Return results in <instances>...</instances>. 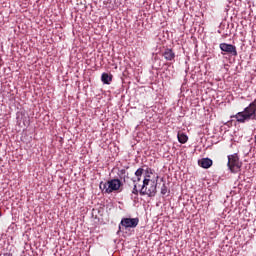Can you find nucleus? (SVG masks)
Wrapping results in <instances>:
<instances>
[{"label": "nucleus", "instance_id": "obj_1", "mask_svg": "<svg viewBox=\"0 0 256 256\" xmlns=\"http://www.w3.org/2000/svg\"><path fill=\"white\" fill-rule=\"evenodd\" d=\"M231 118H235L236 122L245 124L249 121H256V98L249 104L248 107L244 108V111L232 115Z\"/></svg>", "mask_w": 256, "mask_h": 256}, {"label": "nucleus", "instance_id": "obj_2", "mask_svg": "<svg viewBox=\"0 0 256 256\" xmlns=\"http://www.w3.org/2000/svg\"><path fill=\"white\" fill-rule=\"evenodd\" d=\"M157 193V183L150 178H144L141 191L139 194L148 195V197H155Z\"/></svg>", "mask_w": 256, "mask_h": 256}, {"label": "nucleus", "instance_id": "obj_3", "mask_svg": "<svg viewBox=\"0 0 256 256\" xmlns=\"http://www.w3.org/2000/svg\"><path fill=\"white\" fill-rule=\"evenodd\" d=\"M122 182L120 179L108 180L107 183H100V189L104 191L105 194H111L114 191L120 190Z\"/></svg>", "mask_w": 256, "mask_h": 256}, {"label": "nucleus", "instance_id": "obj_4", "mask_svg": "<svg viewBox=\"0 0 256 256\" xmlns=\"http://www.w3.org/2000/svg\"><path fill=\"white\" fill-rule=\"evenodd\" d=\"M228 168L232 174L241 172L242 162L239 159L238 154H231L228 156Z\"/></svg>", "mask_w": 256, "mask_h": 256}, {"label": "nucleus", "instance_id": "obj_5", "mask_svg": "<svg viewBox=\"0 0 256 256\" xmlns=\"http://www.w3.org/2000/svg\"><path fill=\"white\" fill-rule=\"evenodd\" d=\"M139 218H123L120 221V225H122L124 228H136L139 225Z\"/></svg>", "mask_w": 256, "mask_h": 256}, {"label": "nucleus", "instance_id": "obj_6", "mask_svg": "<svg viewBox=\"0 0 256 256\" xmlns=\"http://www.w3.org/2000/svg\"><path fill=\"white\" fill-rule=\"evenodd\" d=\"M219 48L222 52H225L231 56H238L237 47L233 46L232 44L221 43Z\"/></svg>", "mask_w": 256, "mask_h": 256}, {"label": "nucleus", "instance_id": "obj_7", "mask_svg": "<svg viewBox=\"0 0 256 256\" xmlns=\"http://www.w3.org/2000/svg\"><path fill=\"white\" fill-rule=\"evenodd\" d=\"M163 58H165L166 61H174L175 60V53L173 49H165V51L162 52Z\"/></svg>", "mask_w": 256, "mask_h": 256}, {"label": "nucleus", "instance_id": "obj_8", "mask_svg": "<svg viewBox=\"0 0 256 256\" xmlns=\"http://www.w3.org/2000/svg\"><path fill=\"white\" fill-rule=\"evenodd\" d=\"M198 165H200L201 168L209 169L211 166H213V160L210 158H202L198 161Z\"/></svg>", "mask_w": 256, "mask_h": 256}, {"label": "nucleus", "instance_id": "obj_9", "mask_svg": "<svg viewBox=\"0 0 256 256\" xmlns=\"http://www.w3.org/2000/svg\"><path fill=\"white\" fill-rule=\"evenodd\" d=\"M102 82L104 84L110 85V83L112 82V76L108 75V73H103L102 74Z\"/></svg>", "mask_w": 256, "mask_h": 256}, {"label": "nucleus", "instance_id": "obj_10", "mask_svg": "<svg viewBox=\"0 0 256 256\" xmlns=\"http://www.w3.org/2000/svg\"><path fill=\"white\" fill-rule=\"evenodd\" d=\"M177 139H178V142H180L181 144H185L186 142H188V136L184 133L182 134L178 133Z\"/></svg>", "mask_w": 256, "mask_h": 256}, {"label": "nucleus", "instance_id": "obj_11", "mask_svg": "<svg viewBox=\"0 0 256 256\" xmlns=\"http://www.w3.org/2000/svg\"><path fill=\"white\" fill-rule=\"evenodd\" d=\"M168 191H169V189L167 188V186L165 184H163L161 187V194L166 195Z\"/></svg>", "mask_w": 256, "mask_h": 256}, {"label": "nucleus", "instance_id": "obj_12", "mask_svg": "<svg viewBox=\"0 0 256 256\" xmlns=\"http://www.w3.org/2000/svg\"><path fill=\"white\" fill-rule=\"evenodd\" d=\"M142 174H143V169H142V168L137 169V170H136V173H134V175H135L136 177H141Z\"/></svg>", "mask_w": 256, "mask_h": 256}, {"label": "nucleus", "instance_id": "obj_13", "mask_svg": "<svg viewBox=\"0 0 256 256\" xmlns=\"http://www.w3.org/2000/svg\"><path fill=\"white\" fill-rule=\"evenodd\" d=\"M132 194L133 195H139V190L137 189V185L136 184H134V186H133Z\"/></svg>", "mask_w": 256, "mask_h": 256}, {"label": "nucleus", "instance_id": "obj_14", "mask_svg": "<svg viewBox=\"0 0 256 256\" xmlns=\"http://www.w3.org/2000/svg\"><path fill=\"white\" fill-rule=\"evenodd\" d=\"M141 181V176H137V179L133 180V183H137Z\"/></svg>", "mask_w": 256, "mask_h": 256}, {"label": "nucleus", "instance_id": "obj_15", "mask_svg": "<svg viewBox=\"0 0 256 256\" xmlns=\"http://www.w3.org/2000/svg\"><path fill=\"white\" fill-rule=\"evenodd\" d=\"M120 174L121 175H125L126 174V170L125 169L120 170Z\"/></svg>", "mask_w": 256, "mask_h": 256}, {"label": "nucleus", "instance_id": "obj_16", "mask_svg": "<svg viewBox=\"0 0 256 256\" xmlns=\"http://www.w3.org/2000/svg\"><path fill=\"white\" fill-rule=\"evenodd\" d=\"M254 142H255V144H256V135H255V141H254Z\"/></svg>", "mask_w": 256, "mask_h": 256}, {"label": "nucleus", "instance_id": "obj_17", "mask_svg": "<svg viewBox=\"0 0 256 256\" xmlns=\"http://www.w3.org/2000/svg\"><path fill=\"white\" fill-rule=\"evenodd\" d=\"M3 214L1 213V211H0V217L2 216Z\"/></svg>", "mask_w": 256, "mask_h": 256}]
</instances>
